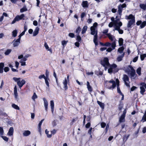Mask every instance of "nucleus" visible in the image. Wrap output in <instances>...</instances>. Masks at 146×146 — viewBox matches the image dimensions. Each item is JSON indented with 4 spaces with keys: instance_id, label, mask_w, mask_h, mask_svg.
<instances>
[{
    "instance_id": "obj_1",
    "label": "nucleus",
    "mask_w": 146,
    "mask_h": 146,
    "mask_svg": "<svg viewBox=\"0 0 146 146\" xmlns=\"http://www.w3.org/2000/svg\"><path fill=\"white\" fill-rule=\"evenodd\" d=\"M97 23H95L93 24V26H91L90 28V34L94 35L93 41L96 45H97L98 44L97 42L98 36V30L97 28Z\"/></svg>"
},
{
    "instance_id": "obj_2",
    "label": "nucleus",
    "mask_w": 146,
    "mask_h": 146,
    "mask_svg": "<svg viewBox=\"0 0 146 146\" xmlns=\"http://www.w3.org/2000/svg\"><path fill=\"white\" fill-rule=\"evenodd\" d=\"M104 85L109 89H113L116 86L115 82L114 81L111 80L109 81H106Z\"/></svg>"
},
{
    "instance_id": "obj_3",
    "label": "nucleus",
    "mask_w": 146,
    "mask_h": 146,
    "mask_svg": "<svg viewBox=\"0 0 146 146\" xmlns=\"http://www.w3.org/2000/svg\"><path fill=\"white\" fill-rule=\"evenodd\" d=\"M125 19L130 20L127 23V27L131 28V26L133 25L135 23V17L132 14H130L128 16H126Z\"/></svg>"
},
{
    "instance_id": "obj_4",
    "label": "nucleus",
    "mask_w": 146,
    "mask_h": 146,
    "mask_svg": "<svg viewBox=\"0 0 146 146\" xmlns=\"http://www.w3.org/2000/svg\"><path fill=\"white\" fill-rule=\"evenodd\" d=\"M117 67V65L115 64L111 65L110 68L108 69V72L111 74L113 72L115 73L117 72L119 70L116 68Z\"/></svg>"
},
{
    "instance_id": "obj_5",
    "label": "nucleus",
    "mask_w": 146,
    "mask_h": 146,
    "mask_svg": "<svg viewBox=\"0 0 146 146\" xmlns=\"http://www.w3.org/2000/svg\"><path fill=\"white\" fill-rule=\"evenodd\" d=\"M25 17V15L23 14H22L21 15H18L17 16L13 19L11 23V24H14L16 21H18L20 20L23 19V18Z\"/></svg>"
},
{
    "instance_id": "obj_6",
    "label": "nucleus",
    "mask_w": 146,
    "mask_h": 146,
    "mask_svg": "<svg viewBox=\"0 0 146 146\" xmlns=\"http://www.w3.org/2000/svg\"><path fill=\"white\" fill-rule=\"evenodd\" d=\"M101 64L105 67V70L106 69V66H108L110 65L108 61V59L107 58H105L103 60L101 61Z\"/></svg>"
},
{
    "instance_id": "obj_7",
    "label": "nucleus",
    "mask_w": 146,
    "mask_h": 146,
    "mask_svg": "<svg viewBox=\"0 0 146 146\" xmlns=\"http://www.w3.org/2000/svg\"><path fill=\"white\" fill-rule=\"evenodd\" d=\"M126 7V5L124 3L122 5H120L118 7V12L119 15H120V17L121 15V13L123 10V9L124 8H125Z\"/></svg>"
},
{
    "instance_id": "obj_8",
    "label": "nucleus",
    "mask_w": 146,
    "mask_h": 146,
    "mask_svg": "<svg viewBox=\"0 0 146 146\" xmlns=\"http://www.w3.org/2000/svg\"><path fill=\"white\" fill-rule=\"evenodd\" d=\"M123 80L124 82L125 85L127 86L129 88L130 82L129 81V78L127 75L125 74L123 75Z\"/></svg>"
},
{
    "instance_id": "obj_9",
    "label": "nucleus",
    "mask_w": 146,
    "mask_h": 146,
    "mask_svg": "<svg viewBox=\"0 0 146 146\" xmlns=\"http://www.w3.org/2000/svg\"><path fill=\"white\" fill-rule=\"evenodd\" d=\"M127 110V109H125L123 111V114L121 115L119 119V121L120 123L124 122H125V118Z\"/></svg>"
},
{
    "instance_id": "obj_10",
    "label": "nucleus",
    "mask_w": 146,
    "mask_h": 146,
    "mask_svg": "<svg viewBox=\"0 0 146 146\" xmlns=\"http://www.w3.org/2000/svg\"><path fill=\"white\" fill-rule=\"evenodd\" d=\"M26 81L24 80H23L21 81L19 80L17 82V84L19 87L21 88L25 83Z\"/></svg>"
},
{
    "instance_id": "obj_11",
    "label": "nucleus",
    "mask_w": 146,
    "mask_h": 146,
    "mask_svg": "<svg viewBox=\"0 0 146 146\" xmlns=\"http://www.w3.org/2000/svg\"><path fill=\"white\" fill-rule=\"evenodd\" d=\"M13 46L15 47L19 45L20 43V41L17 39L15 40V39L13 40Z\"/></svg>"
},
{
    "instance_id": "obj_12",
    "label": "nucleus",
    "mask_w": 146,
    "mask_h": 146,
    "mask_svg": "<svg viewBox=\"0 0 146 146\" xmlns=\"http://www.w3.org/2000/svg\"><path fill=\"white\" fill-rule=\"evenodd\" d=\"M43 100L44 101V105L45 108V110L47 111V109L48 108V102L47 101L45 98H43Z\"/></svg>"
},
{
    "instance_id": "obj_13",
    "label": "nucleus",
    "mask_w": 146,
    "mask_h": 146,
    "mask_svg": "<svg viewBox=\"0 0 146 146\" xmlns=\"http://www.w3.org/2000/svg\"><path fill=\"white\" fill-rule=\"evenodd\" d=\"M13 127H11L9 130L7 134L9 136H12L13 135Z\"/></svg>"
},
{
    "instance_id": "obj_14",
    "label": "nucleus",
    "mask_w": 146,
    "mask_h": 146,
    "mask_svg": "<svg viewBox=\"0 0 146 146\" xmlns=\"http://www.w3.org/2000/svg\"><path fill=\"white\" fill-rule=\"evenodd\" d=\"M39 30V29L38 27H36L33 33V36H35L38 34Z\"/></svg>"
},
{
    "instance_id": "obj_15",
    "label": "nucleus",
    "mask_w": 146,
    "mask_h": 146,
    "mask_svg": "<svg viewBox=\"0 0 146 146\" xmlns=\"http://www.w3.org/2000/svg\"><path fill=\"white\" fill-rule=\"evenodd\" d=\"M131 75L132 78L135 79L137 75L135 74V70H133L132 71H131Z\"/></svg>"
},
{
    "instance_id": "obj_16",
    "label": "nucleus",
    "mask_w": 146,
    "mask_h": 146,
    "mask_svg": "<svg viewBox=\"0 0 146 146\" xmlns=\"http://www.w3.org/2000/svg\"><path fill=\"white\" fill-rule=\"evenodd\" d=\"M124 54L125 53L123 52L121 55L117 57V60L118 61H121L122 60V58L124 56Z\"/></svg>"
},
{
    "instance_id": "obj_17",
    "label": "nucleus",
    "mask_w": 146,
    "mask_h": 146,
    "mask_svg": "<svg viewBox=\"0 0 146 146\" xmlns=\"http://www.w3.org/2000/svg\"><path fill=\"white\" fill-rule=\"evenodd\" d=\"M31 132L29 130H26L24 131L23 135L25 136H27L31 134Z\"/></svg>"
},
{
    "instance_id": "obj_18",
    "label": "nucleus",
    "mask_w": 146,
    "mask_h": 146,
    "mask_svg": "<svg viewBox=\"0 0 146 146\" xmlns=\"http://www.w3.org/2000/svg\"><path fill=\"white\" fill-rule=\"evenodd\" d=\"M98 104L100 106L102 109H103L104 108V103L102 102L99 101H97Z\"/></svg>"
},
{
    "instance_id": "obj_19",
    "label": "nucleus",
    "mask_w": 146,
    "mask_h": 146,
    "mask_svg": "<svg viewBox=\"0 0 146 146\" xmlns=\"http://www.w3.org/2000/svg\"><path fill=\"white\" fill-rule=\"evenodd\" d=\"M44 46L46 49L48 51H49L51 53H52V49L50 48H49L46 42H45L44 43Z\"/></svg>"
},
{
    "instance_id": "obj_20",
    "label": "nucleus",
    "mask_w": 146,
    "mask_h": 146,
    "mask_svg": "<svg viewBox=\"0 0 146 146\" xmlns=\"http://www.w3.org/2000/svg\"><path fill=\"white\" fill-rule=\"evenodd\" d=\"M63 84L64 85V88L65 90H66L68 89V86H67V80L65 78L63 82Z\"/></svg>"
},
{
    "instance_id": "obj_21",
    "label": "nucleus",
    "mask_w": 146,
    "mask_h": 146,
    "mask_svg": "<svg viewBox=\"0 0 146 146\" xmlns=\"http://www.w3.org/2000/svg\"><path fill=\"white\" fill-rule=\"evenodd\" d=\"M4 66V63L2 62L0 63V73H2L3 72Z\"/></svg>"
},
{
    "instance_id": "obj_22",
    "label": "nucleus",
    "mask_w": 146,
    "mask_h": 146,
    "mask_svg": "<svg viewBox=\"0 0 146 146\" xmlns=\"http://www.w3.org/2000/svg\"><path fill=\"white\" fill-rule=\"evenodd\" d=\"M144 87V86H141L140 87V89L141 90L140 93L142 95H143L144 93V92L145 91V89Z\"/></svg>"
},
{
    "instance_id": "obj_23",
    "label": "nucleus",
    "mask_w": 146,
    "mask_h": 146,
    "mask_svg": "<svg viewBox=\"0 0 146 146\" xmlns=\"http://www.w3.org/2000/svg\"><path fill=\"white\" fill-rule=\"evenodd\" d=\"M87 86L88 91L91 92L92 91V88L90 85L89 82H87Z\"/></svg>"
},
{
    "instance_id": "obj_24",
    "label": "nucleus",
    "mask_w": 146,
    "mask_h": 146,
    "mask_svg": "<svg viewBox=\"0 0 146 146\" xmlns=\"http://www.w3.org/2000/svg\"><path fill=\"white\" fill-rule=\"evenodd\" d=\"M50 106L51 108V111L52 112H53L54 111V102L52 100H51L50 102Z\"/></svg>"
},
{
    "instance_id": "obj_25",
    "label": "nucleus",
    "mask_w": 146,
    "mask_h": 146,
    "mask_svg": "<svg viewBox=\"0 0 146 146\" xmlns=\"http://www.w3.org/2000/svg\"><path fill=\"white\" fill-rule=\"evenodd\" d=\"M17 30H15L13 31L12 33V36L15 37L17 36Z\"/></svg>"
},
{
    "instance_id": "obj_26",
    "label": "nucleus",
    "mask_w": 146,
    "mask_h": 146,
    "mask_svg": "<svg viewBox=\"0 0 146 146\" xmlns=\"http://www.w3.org/2000/svg\"><path fill=\"white\" fill-rule=\"evenodd\" d=\"M106 35L110 40L111 41L114 40V37L113 35H111L110 34H107Z\"/></svg>"
},
{
    "instance_id": "obj_27",
    "label": "nucleus",
    "mask_w": 146,
    "mask_h": 146,
    "mask_svg": "<svg viewBox=\"0 0 146 146\" xmlns=\"http://www.w3.org/2000/svg\"><path fill=\"white\" fill-rule=\"evenodd\" d=\"M87 26H84L82 28V34H84L85 33L87 29Z\"/></svg>"
},
{
    "instance_id": "obj_28",
    "label": "nucleus",
    "mask_w": 146,
    "mask_h": 146,
    "mask_svg": "<svg viewBox=\"0 0 146 146\" xmlns=\"http://www.w3.org/2000/svg\"><path fill=\"white\" fill-rule=\"evenodd\" d=\"M82 5L83 7H88V2L87 1H84L82 3Z\"/></svg>"
},
{
    "instance_id": "obj_29",
    "label": "nucleus",
    "mask_w": 146,
    "mask_h": 146,
    "mask_svg": "<svg viewBox=\"0 0 146 146\" xmlns=\"http://www.w3.org/2000/svg\"><path fill=\"white\" fill-rule=\"evenodd\" d=\"M139 6L141 9L144 10H145L146 9V5L145 4L141 3L140 4Z\"/></svg>"
},
{
    "instance_id": "obj_30",
    "label": "nucleus",
    "mask_w": 146,
    "mask_h": 146,
    "mask_svg": "<svg viewBox=\"0 0 146 146\" xmlns=\"http://www.w3.org/2000/svg\"><path fill=\"white\" fill-rule=\"evenodd\" d=\"M123 39L121 38H120L118 40V42L119 44V46H122L123 44Z\"/></svg>"
},
{
    "instance_id": "obj_31",
    "label": "nucleus",
    "mask_w": 146,
    "mask_h": 146,
    "mask_svg": "<svg viewBox=\"0 0 146 146\" xmlns=\"http://www.w3.org/2000/svg\"><path fill=\"white\" fill-rule=\"evenodd\" d=\"M124 50V48L123 46L119 48L118 49V52L120 54H121L123 53V51Z\"/></svg>"
},
{
    "instance_id": "obj_32",
    "label": "nucleus",
    "mask_w": 146,
    "mask_h": 146,
    "mask_svg": "<svg viewBox=\"0 0 146 146\" xmlns=\"http://www.w3.org/2000/svg\"><path fill=\"white\" fill-rule=\"evenodd\" d=\"M12 106L13 108H14V109L17 110H20V108L17 105L15 104H13L12 105Z\"/></svg>"
},
{
    "instance_id": "obj_33",
    "label": "nucleus",
    "mask_w": 146,
    "mask_h": 146,
    "mask_svg": "<svg viewBox=\"0 0 146 146\" xmlns=\"http://www.w3.org/2000/svg\"><path fill=\"white\" fill-rule=\"evenodd\" d=\"M116 42L115 41V40H114V41L112 43V44H111V47L113 49H114L115 48V47L116 46Z\"/></svg>"
},
{
    "instance_id": "obj_34",
    "label": "nucleus",
    "mask_w": 146,
    "mask_h": 146,
    "mask_svg": "<svg viewBox=\"0 0 146 146\" xmlns=\"http://www.w3.org/2000/svg\"><path fill=\"white\" fill-rule=\"evenodd\" d=\"M45 83L47 86V87H48L47 88L48 89L49 88V82H48V80H50V79L49 78H46L45 79Z\"/></svg>"
},
{
    "instance_id": "obj_35",
    "label": "nucleus",
    "mask_w": 146,
    "mask_h": 146,
    "mask_svg": "<svg viewBox=\"0 0 146 146\" xmlns=\"http://www.w3.org/2000/svg\"><path fill=\"white\" fill-rule=\"evenodd\" d=\"M46 134L47 135V136L48 138H51L52 137V134H49V131L47 129H46L45 131Z\"/></svg>"
},
{
    "instance_id": "obj_36",
    "label": "nucleus",
    "mask_w": 146,
    "mask_h": 146,
    "mask_svg": "<svg viewBox=\"0 0 146 146\" xmlns=\"http://www.w3.org/2000/svg\"><path fill=\"white\" fill-rule=\"evenodd\" d=\"M4 130L2 127H0V135H4Z\"/></svg>"
},
{
    "instance_id": "obj_37",
    "label": "nucleus",
    "mask_w": 146,
    "mask_h": 146,
    "mask_svg": "<svg viewBox=\"0 0 146 146\" xmlns=\"http://www.w3.org/2000/svg\"><path fill=\"white\" fill-rule=\"evenodd\" d=\"M12 50L11 49H8L5 52V54L6 55H9L11 52Z\"/></svg>"
},
{
    "instance_id": "obj_38",
    "label": "nucleus",
    "mask_w": 146,
    "mask_h": 146,
    "mask_svg": "<svg viewBox=\"0 0 146 146\" xmlns=\"http://www.w3.org/2000/svg\"><path fill=\"white\" fill-rule=\"evenodd\" d=\"M146 57V54H144L140 55L141 60L142 61L144 60V58Z\"/></svg>"
},
{
    "instance_id": "obj_39",
    "label": "nucleus",
    "mask_w": 146,
    "mask_h": 146,
    "mask_svg": "<svg viewBox=\"0 0 146 146\" xmlns=\"http://www.w3.org/2000/svg\"><path fill=\"white\" fill-rule=\"evenodd\" d=\"M141 68L139 67L136 70L137 73L139 76H140L141 75Z\"/></svg>"
},
{
    "instance_id": "obj_40",
    "label": "nucleus",
    "mask_w": 146,
    "mask_h": 146,
    "mask_svg": "<svg viewBox=\"0 0 146 146\" xmlns=\"http://www.w3.org/2000/svg\"><path fill=\"white\" fill-rule=\"evenodd\" d=\"M119 85H117V91L118 93L120 94L121 95L123 96V94L121 92V91H120V88L119 87Z\"/></svg>"
},
{
    "instance_id": "obj_41",
    "label": "nucleus",
    "mask_w": 146,
    "mask_h": 146,
    "mask_svg": "<svg viewBox=\"0 0 146 146\" xmlns=\"http://www.w3.org/2000/svg\"><path fill=\"white\" fill-rule=\"evenodd\" d=\"M81 30V29L79 27H78L76 31V33H77L78 35Z\"/></svg>"
},
{
    "instance_id": "obj_42",
    "label": "nucleus",
    "mask_w": 146,
    "mask_h": 146,
    "mask_svg": "<svg viewBox=\"0 0 146 146\" xmlns=\"http://www.w3.org/2000/svg\"><path fill=\"white\" fill-rule=\"evenodd\" d=\"M3 139L5 141L7 142L8 141L9 138L6 136H3V135L1 136Z\"/></svg>"
},
{
    "instance_id": "obj_43",
    "label": "nucleus",
    "mask_w": 146,
    "mask_h": 146,
    "mask_svg": "<svg viewBox=\"0 0 146 146\" xmlns=\"http://www.w3.org/2000/svg\"><path fill=\"white\" fill-rule=\"evenodd\" d=\"M146 25V22L144 21L143 22L141 25L140 27L141 28H143Z\"/></svg>"
},
{
    "instance_id": "obj_44",
    "label": "nucleus",
    "mask_w": 146,
    "mask_h": 146,
    "mask_svg": "<svg viewBox=\"0 0 146 146\" xmlns=\"http://www.w3.org/2000/svg\"><path fill=\"white\" fill-rule=\"evenodd\" d=\"M82 40L81 38L79 36V35H78L77 36L76 40L79 42H80Z\"/></svg>"
},
{
    "instance_id": "obj_45",
    "label": "nucleus",
    "mask_w": 146,
    "mask_h": 146,
    "mask_svg": "<svg viewBox=\"0 0 146 146\" xmlns=\"http://www.w3.org/2000/svg\"><path fill=\"white\" fill-rule=\"evenodd\" d=\"M37 97V96L35 92H34L33 94V95L32 97V98L34 100H35V99H36Z\"/></svg>"
},
{
    "instance_id": "obj_46",
    "label": "nucleus",
    "mask_w": 146,
    "mask_h": 146,
    "mask_svg": "<svg viewBox=\"0 0 146 146\" xmlns=\"http://www.w3.org/2000/svg\"><path fill=\"white\" fill-rule=\"evenodd\" d=\"M141 121H142L143 122L146 121V115H143Z\"/></svg>"
},
{
    "instance_id": "obj_47",
    "label": "nucleus",
    "mask_w": 146,
    "mask_h": 146,
    "mask_svg": "<svg viewBox=\"0 0 146 146\" xmlns=\"http://www.w3.org/2000/svg\"><path fill=\"white\" fill-rule=\"evenodd\" d=\"M27 10V9L25 7H23L20 9V12L21 13Z\"/></svg>"
},
{
    "instance_id": "obj_48",
    "label": "nucleus",
    "mask_w": 146,
    "mask_h": 146,
    "mask_svg": "<svg viewBox=\"0 0 146 146\" xmlns=\"http://www.w3.org/2000/svg\"><path fill=\"white\" fill-rule=\"evenodd\" d=\"M49 74V72L47 70H46L45 72V75L46 76V78H48Z\"/></svg>"
},
{
    "instance_id": "obj_49",
    "label": "nucleus",
    "mask_w": 146,
    "mask_h": 146,
    "mask_svg": "<svg viewBox=\"0 0 146 146\" xmlns=\"http://www.w3.org/2000/svg\"><path fill=\"white\" fill-rule=\"evenodd\" d=\"M21 78H17L14 77L13 78V80L15 82H17H17L19 81L20 80Z\"/></svg>"
},
{
    "instance_id": "obj_50",
    "label": "nucleus",
    "mask_w": 146,
    "mask_h": 146,
    "mask_svg": "<svg viewBox=\"0 0 146 146\" xmlns=\"http://www.w3.org/2000/svg\"><path fill=\"white\" fill-rule=\"evenodd\" d=\"M0 115L7 116V114L6 113L3 112L2 111H0Z\"/></svg>"
},
{
    "instance_id": "obj_51",
    "label": "nucleus",
    "mask_w": 146,
    "mask_h": 146,
    "mask_svg": "<svg viewBox=\"0 0 146 146\" xmlns=\"http://www.w3.org/2000/svg\"><path fill=\"white\" fill-rule=\"evenodd\" d=\"M38 78L40 79H41L42 78H44L45 79L46 78V77L43 74L40 76L38 77Z\"/></svg>"
},
{
    "instance_id": "obj_52",
    "label": "nucleus",
    "mask_w": 146,
    "mask_h": 146,
    "mask_svg": "<svg viewBox=\"0 0 146 146\" xmlns=\"http://www.w3.org/2000/svg\"><path fill=\"white\" fill-rule=\"evenodd\" d=\"M69 36L73 38L74 36V34L73 33H70L68 35Z\"/></svg>"
},
{
    "instance_id": "obj_53",
    "label": "nucleus",
    "mask_w": 146,
    "mask_h": 146,
    "mask_svg": "<svg viewBox=\"0 0 146 146\" xmlns=\"http://www.w3.org/2000/svg\"><path fill=\"white\" fill-rule=\"evenodd\" d=\"M115 25V30L118 31L120 29V27L119 26L117 25Z\"/></svg>"
},
{
    "instance_id": "obj_54",
    "label": "nucleus",
    "mask_w": 146,
    "mask_h": 146,
    "mask_svg": "<svg viewBox=\"0 0 146 146\" xmlns=\"http://www.w3.org/2000/svg\"><path fill=\"white\" fill-rule=\"evenodd\" d=\"M44 120V119H42L41 120L39 123L38 127H41L42 123Z\"/></svg>"
},
{
    "instance_id": "obj_55",
    "label": "nucleus",
    "mask_w": 146,
    "mask_h": 146,
    "mask_svg": "<svg viewBox=\"0 0 146 146\" xmlns=\"http://www.w3.org/2000/svg\"><path fill=\"white\" fill-rule=\"evenodd\" d=\"M138 56H137L135 57V58H134L133 59V62H136L138 60Z\"/></svg>"
},
{
    "instance_id": "obj_56",
    "label": "nucleus",
    "mask_w": 146,
    "mask_h": 146,
    "mask_svg": "<svg viewBox=\"0 0 146 146\" xmlns=\"http://www.w3.org/2000/svg\"><path fill=\"white\" fill-rule=\"evenodd\" d=\"M104 45L107 46H110L111 45V44L109 42H106L104 44Z\"/></svg>"
},
{
    "instance_id": "obj_57",
    "label": "nucleus",
    "mask_w": 146,
    "mask_h": 146,
    "mask_svg": "<svg viewBox=\"0 0 146 146\" xmlns=\"http://www.w3.org/2000/svg\"><path fill=\"white\" fill-rule=\"evenodd\" d=\"M101 127L104 128L106 126V124L104 122L102 123L101 124Z\"/></svg>"
},
{
    "instance_id": "obj_58",
    "label": "nucleus",
    "mask_w": 146,
    "mask_h": 146,
    "mask_svg": "<svg viewBox=\"0 0 146 146\" xmlns=\"http://www.w3.org/2000/svg\"><path fill=\"white\" fill-rule=\"evenodd\" d=\"M9 68L7 67H5L4 68V71L5 72H7L9 71Z\"/></svg>"
},
{
    "instance_id": "obj_59",
    "label": "nucleus",
    "mask_w": 146,
    "mask_h": 146,
    "mask_svg": "<svg viewBox=\"0 0 146 146\" xmlns=\"http://www.w3.org/2000/svg\"><path fill=\"white\" fill-rule=\"evenodd\" d=\"M137 87L135 86H133L131 88V91H134V90H135V89H137Z\"/></svg>"
},
{
    "instance_id": "obj_60",
    "label": "nucleus",
    "mask_w": 146,
    "mask_h": 146,
    "mask_svg": "<svg viewBox=\"0 0 146 146\" xmlns=\"http://www.w3.org/2000/svg\"><path fill=\"white\" fill-rule=\"evenodd\" d=\"M85 15L86 14L84 12H83L81 13V17L82 19H82L84 17Z\"/></svg>"
},
{
    "instance_id": "obj_61",
    "label": "nucleus",
    "mask_w": 146,
    "mask_h": 146,
    "mask_svg": "<svg viewBox=\"0 0 146 146\" xmlns=\"http://www.w3.org/2000/svg\"><path fill=\"white\" fill-rule=\"evenodd\" d=\"M119 21V19H117L114 21V25H117V24L118 23V22Z\"/></svg>"
},
{
    "instance_id": "obj_62",
    "label": "nucleus",
    "mask_w": 146,
    "mask_h": 146,
    "mask_svg": "<svg viewBox=\"0 0 146 146\" xmlns=\"http://www.w3.org/2000/svg\"><path fill=\"white\" fill-rule=\"evenodd\" d=\"M33 24L34 25L36 26L38 25V23L37 21H34L33 22Z\"/></svg>"
},
{
    "instance_id": "obj_63",
    "label": "nucleus",
    "mask_w": 146,
    "mask_h": 146,
    "mask_svg": "<svg viewBox=\"0 0 146 146\" xmlns=\"http://www.w3.org/2000/svg\"><path fill=\"white\" fill-rule=\"evenodd\" d=\"M141 86H144V87L146 89V84L143 83H141L140 84Z\"/></svg>"
},
{
    "instance_id": "obj_64",
    "label": "nucleus",
    "mask_w": 146,
    "mask_h": 146,
    "mask_svg": "<svg viewBox=\"0 0 146 146\" xmlns=\"http://www.w3.org/2000/svg\"><path fill=\"white\" fill-rule=\"evenodd\" d=\"M142 132L143 133L146 132V127H145L143 129Z\"/></svg>"
}]
</instances>
